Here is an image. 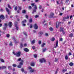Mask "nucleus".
Masks as SVG:
<instances>
[{
	"label": "nucleus",
	"instance_id": "obj_38",
	"mask_svg": "<svg viewBox=\"0 0 74 74\" xmlns=\"http://www.w3.org/2000/svg\"><path fill=\"white\" fill-rule=\"evenodd\" d=\"M1 62L2 63H4V60L3 59L1 60Z\"/></svg>",
	"mask_w": 74,
	"mask_h": 74
},
{
	"label": "nucleus",
	"instance_id": "obj_62",
	"mask_svg": "<svg viewBox=\"0 0 74 74\" xmlns=\"http://www.w3.org/2000/svg\"><path fill=\"white\" fill-rule=\"evenodd\" d=\"M45 35L46 36H48V34L47 33H46L45 34Z\"/></svg>",
	"mask_w": 74,
	"mask_h": 74
},
{
	"label": "nucleus",
	"instance_id": "obj_5",
	"mask_svg": "<svg viewBox=\"0 0 74 74\" xmlns=\"http://www.w3.org/2000/svg\"><path fill=\"white\" fill-rule=\"evenodd\" d=\"M34 29H38V25H37V24L35 23L34 24Z\"/></svg>",
	"mask_w": 74,
	"mask_h": 74
},
{
	"label": "nucleus",
	"instance_id": "obj_9",
	"mask_svg": "<svg viewBox=\"0 0 74 74\" xmlns=\"http://www.w3.org/2000/svg\"><path fill=\"white\" fill-rule=\"evenodd\" d=\"M56 28H58L59 25V22H56Z\"/></svg>",
	"mask_w": 74,
	"mask_h": 74
},
{
	"label": "nucleus",
	"instance_id": "obj_42",
	"mask_svg": "<svg viewBox=\"0 0 74 74\" xmlns=\"http://www.w3.org/2000/svg\"><path fill=\"white\" fill-rule=\"evenodd\" d=\"M69 1V0H66L65 3H68Z\"/></svg>",
	"mask_w": 74,
	"mask_h": 74
},
{
	"label": "nucleus",
	"instance_id": "obj_14",
	"mask_svg": "<svg viewBox=\"0 0 74 74\" xmlns=\"http://www.w3.org/2000/svg\"><path fill=\"white\" fill-rule=\"evenodd\" d=\"M30 65L31 66H34L35 65V64H34V62H32L31 63Z\"/></svg>",
	"mask_w": 74,
	"mask_h": 74
},
{
	"label": "nucleus",
	"instance_id": "obj_41",
	"mask_svg": "<svg viewBox=\"0 0 74 74\" xmlns=\"http://www.w3.org/2000/svg\"><path fill=\"white\" fill-rule=\"evenodd\" d=\"M35 3H32L31 4V5L32 6V7H34V5H35Z\"/></svg>",
	"mask_w": 74,
	"mask_h": 74
},
{
	"label": "nucleus",
	"instance_id": "obj_12",
	"mask_svg": "<svg viewBox=\"0 0 74 74\" xmlns=\"http://www.w3.org/2000/svg\"><path fill=\"white\" fill-rule=\"evenodd\" d=\"M6 11L8 12V14L10 15V10H9V9H8V8H6L5 9Z\"/></svg>",
	"mask_w": 74,
	"mask_h": 74
},
{
	"label": "nucleus",
	"instance_id": "obj_54",
	"mask_svg": "<svg viewBox=\"0 0 74 74\" xmlns=\"http://www.w3.org/2000/svg\"><path fill=\"white\" fill-rule=\"evenodd\" d=\"M21 71H22V72H24V69H23V68H22L21 69Z\"/></svg>",
	"mask_w": 74,
	"mask_h": 74
},
{
	"label": "nucleus",
	"instance_id": "obj_59",
	"mask_svg": "<svg viewBox=\"0 0 74 74\" xmlns=\"http://www.w3.org/2000/svg\"><path fill=\"white\" fill-rule=\"evenodd\" d=\"M69 56H70L71 55H72V54H71V52H69Z\"/></svg>",
	"mask_w": 74,
	"mask_h": 74
},
{
	"label": "nucleus",
	"instance_id": "obj_8",
	"mask_svg": "<svg viewBox=\"0 0 74 74\" xmlns=\"http://www.w3.org/2000/svg\"><path fill=\"white\" fill-rule=\"evenodd\" d=\"M63 31H64V28L62 27H60V32H63Z\"/></svg>",
	"mask_w": 74,
	"mask_h": 74
},
{
	"label": "nucleus",
	"instance_id": "obj_24",
	"mask_svg": "<svg viewBox=\"0 0 74 74\" xmlns=\"http://www.w3.org/2000/svg\"><path fill=\"white\" fill-rule=\"evenodd\" d=\"M27 22L26 20H24L23 21H22V23H26Z\"/></svg>",
	"mask_w": 74,
	"mask_h": 74
},
{
	"label": "nucleus",
	"instance_id": "obj_61",
	"mask_svg": "<svg viewBox=\"0 0 74 74\" xmlns=\"http://www.w3.org/2000/svg\"><path fill=\"white\" fill-rule=\"evenodd\" d=\"M59 15L60 16H62L63 15V13H60L59 14Z\"/></svg>",
	"mask_w": 74,
	"mask_h": 74
},
{
	"label": "nucleus",
	"instance_id": "obj_15",
	"mask_svg": "<svg viewBox=\"0 0 74 74\" xmlns=\"http://www.w3.org/2000/svg\"><path fill=\"white\" fill-rule=\"evenodd\" d=\"M55 40V38L54 37H53L50 39L51 41H54Z\"/></svg>",
	"mask_w": 74,
	"mask_h": 74
},
{
	"label": "nucleus",
	"instance_id": "obj_55",
	"mask_svg": "<svg viewBox=\"0 0 74 74\" xmlns=\"http://www.w3.org/2000/svg\"><path fill=\"white\" fill-rule=\"evenodd\" d=\"M0 11H4V10H3V9H2V8H1L0 10Z\"/></svg>",
	"mask_w": 74,
	"mask_h": 74
},
{
	"label": "nucleus",
	"instance_id": "obj_56",
	"mask_svg": "<svg viewBox=\"0 0 74 74\" xmlns=\"http://www.w3.org/2000/svg\"><path fill=\"white\" fill-rule=\"evenodd\" d=\"M32 49H36V48H35V46H33L32 47Z\"/></svg>",
	"mask_w": 74,
	"mask_h": 74
},
{
	"label": "nucleus",
	"instance_id": "obj_47",
	"mask_svg": "<svg viewBox=\"0 0 74 74\" xmlns=\"http://www.w3.org/2000/svg\"><path fill=\"white\" fill-rule=\"evenodd\" d=\"M16 29L17 30H18V29H19V27H18V26H16Z\"/></svg>",
	"mask_w": 74,
	"mask_h": 74
},
{
	"label": "nucleus",
	"instance_id": "obj_51",
	"mask_svg": "<svg viewBox=\"0 0 74 74\" xmlns=\"http://www.w3.org/2000/svg\"><path fill=\"white\" fill-rule=\"evenodd\" d=\"M62 33H63V34L64 35L66 34V32H65L64 31H62Z\"/></svg>",
	"mask_w": 74,
	"mask_h": 74
},
{
	"label": "nucleus",
	"instance_id": "obj_18",
	"mask_svg": "<svg viewBox=\"0 0 74 74\" xmlns=\"http://www.w3.org/2000/svg\"><path fill=\"white\" fill-rule=\"evenodd\" d=\"M58 40H57L56 41V47H58Z\"/></svg>",
	"mask_w": 74,
	"mask_h": 74
},
{
	"label": "nucleus",
	"instance_id": "obj_30",
	"mask_svg": "<svg viewBox=\"0 0 74 74\" xmlns=\"http://www.w3.org/2000/svg\"><path fill=\"white\" fill-rule=\"evenodd\" d=\"M8 7L9 8H10V9H12V8L11 7V6H10V5L9 4L8 5Z\"/></svg>",
	"mask_w": 74,
	"mask_h": 74
},
{
	"label": "nucleus",
	"instance_id": "obj_2",
	"mask_svg": "<svg viewBox=\"0 0 74 74\" xmlns=\"http://www.w3.org/2000/svg\"><path fill=\"white\" fill-rule=\"evenodd\" d=\"M13 53L14 55H16V57H19L21 56V51H18L16 52V53H15V52H13Z\"/></svg>",
	"mask_w": 74,
	"mask_h": 74
},
{
	"label": "nucleus",
	"instance_id": "obj_39",
	"mask_svg": "<svg viewBox=\"0 0 74 74\" xmlns=\"http://www.w3.org/2000/svg\"><path fill=\"white\" fill-rule=\"evenodd\" d=\"M34 57L35 58H36L37 57V55H34Z\"/></svg>",
	"mask_w": 74,
	"mask_h": 74
},
{
	"label": "nucleus",
	"instance_id": "obj_57",
	"mask_svg": "<svg viewBox=\"0 0 74 74\" xmlns=\"http://www.w3.org/2000/svg\"><path fill=\"white\" fill-rule=\"evenodd\" d=\"M60 41H63V39L62 38H60Z\"/></svg>",
	"mask_w": 74,
	"mask_h": 74
},
{
	"label": "nucleus",
	"instance_id": "obj_27",
	"mask_svg": "<svg viewBox=\"0 0 74 74\" xmlns=\"http://www.w3.org/2000/svg\"><path fill=\"white\" fill-rule=\"evenodd\" d=\"M67 71V69H65L64 70L63 69L62 70V71L63 73H65L66 71Z\"/></svg>",
	"mask_w": 74,
	"mask_h": 74
},
{
	"label": "nucleus",
	"instance_id": "obj_21",
	"mask_svg": "<svg viewBox=\"0 0 74 74\" xmlns=\"http://www.w3.org/2000/svg\"><path fill=\"white\" fill-rule=\"evenodd\" d=\"M20 48H23V44L22 43H21Z\"/></svg>",
	"mask_w": 74,
	"mask_h": 74
},
{
	"label": "nucleus",
	"instance_id": "obj_10",
	"mask_svg": "<svg viewBox=\"0 0 74 74\" xmlns=\"http://www.w3.org/2000/svg\"><path fill=\"white\" fill-rule=\"evenodd\" d=\"M24 51H25V52H29V49H28L27 48H25L24 49Z\"/></svg>",
	"mask_w": 74,
	"mask_h": 74
},
{
	"label": "nucleus",
	"instance_id": "obj_60",
	"mask_svg": "<svg viewBox=\"0 0 74 74\" xmlns=\"http://www.w3.org/2000/svg\"><path fill=\"white\" fill-rule=\"evenodd\" d=\"M13 38L15 40V41H16V40H15V38L14 37H13Z\"/></svg>",
	"mask_w": 74,
	"mask_h": 74
},
{
	"label": "nucleus",
	"instance_id": "obj_1",
	"mask_svg": "<svg viewBox=\"0 0 74 74\" xmlns=\"http://www.w3.org/2000/svg\"><path fill=\"white\" fill-rule=\"evenodd\" d=\"M17 61H21V62H20L19 63V65L17 66L18 68H21L22 67V66H23V60H21V58H20L19 59H18L17 60Z\"/></svg>",
	"mask_w": 74,
	"mask_h": 74
},
{
	"label": "nucleus",
	"instance_id": "obj_53",
	"mask_svg": "<svg viewBox=\"0 0 74 74\" xmlns=\"http://www.w3.org/2000/svg\"><path fill=\"white\" fill-rule=\"evenodd\" d=\"M32 6H29V9H32Z\"/></svg>",
	"mask_w": 74,
	"mask_h": 74
},
{
	"label": "nucleus",
	"instance_id": "obj_23",
	"mask_svg": "<svg viewBox=\"0 0 74 74\" xmlns=\"http://www.w3.org/2000/svg\"><path fill=\"white\" fill-rule=\"evenodd\" d=\"M34 71V69H33L31 70L30 71V73H33Z\"/></svg>",
	"mask_w": 74,
	"mask_h": 74
},
{
	"label": "nucleus",
	"instance_id": "obj_58",
	"mask_svg": "<svg viewBox=\"0 0 74 74\" xmlns=\"http://www.w3.org/2000/svg\"><path fill=\"white\" fill-rule=\"evenodd\" d=\"M72 18H73V15H71L70 16V19H71Z\"/></svg>",
	"mask_w": 74,
	"mask_h": 74
},
{
	"label": "nucleus",
	"instance_id": "obj_64",
	"mask_svg": "<svg viewBox=\"0 0 74 74\" xmlns=\"http://www.w3.org/2000/svg\"><path fill=\"white\" fill-rule=\"evenodd\" d=\"M29 69H32V67L29 66L28 67Z\"/></svg>",
	"mask_w": 74,
	"mask_h": 74
},
{
	"label": "nucleus",
	"instance_id": "obj_46",
	"mask_svg": "<svg viewBox=\"0 0 74 74\" xmlns=\"http://www.w3.org/2000/svg\"><path fill=\"white\" fill-rule=\"evenodd\" d=\"M3 29L4 30H6V27H3Z\"/></svg>",
	"mask_w": 74,
	"mask_h": 74
},
{
	"label": "nucleus",
	"instance_id": "obj_63",
	"mask_svg": "<svg viewBox=\"0 0 74 74\" xmlns=\"http://www.w3.org/2000/svg\"><path fill=\"white\" fill-rule=\"evenodd\" d=\"M57 4H59V1H57Z\"/></svg>",
	"mask_w": 74,
	"mask_h": 74
},
{
	"label": "nucleus",
	"instance_id": "obj_32",
	"mask_svg": "<svg viewBox=\"0 0 74 74\" xmlns=\"http://www.w3.org/2000/svg\"><path fill=\"white\" fill-rule=\"evenodd\" d=\"M47 50V49L46 48H44L42 50V52H44L46 51Z\"/></svg>",
	"mask_w": 74,
	"mask_h": 74
},
{
	"label": "nucleus",
	"instance_id": "obj_31",
	"mask_svg": "<svg viewBox=\"0 0 74 74\" xmlns=\"http://www.w3.org/2000/svg\"><path fill=\"white\" fill-rule=\"evenodd\" d=\"M10 46H12V42H10V43L9 44Z\"/></svg>",
	"mask_w": 74,
	"mask_h": 74
},
{
	"label": "nucleus",
	"instance_id": "obj_48",
	"mask_svg": "<svg viewBox=\"0 0 74 74\" xmlns=\"http://www.w3.org/2000/svg\"><path fill=\"white\" fill-rule=\"evenodd\" d=\"M42 8V6H41V5H40L39 7V9H41Z\"/></svg>",
	"mask_w": 74,
	"mask_h": 74
},
{
	"label": "nucleus",
	"instance_id": "obj_25",
	"mask_svg": "<svg viewBox=\"0 0 74 74\" xmlns=\"http://www.w3.org/2000/svg\"><path fill=\"white\" fill-rule=\"evenodd\" d=\"M7 68V67L5 66H2V69H5Z\"/></svg>",
	"mask_w": 74,
	"mask_h": 74
},
{
	"label": "nucleus",
	"instance_id": "obj_22",
	"mask_svg": "<svg viewBox=\"0 0 74 74\" xmlns=\"http://www.w3.org/2000/svg\"><path fill=\"white\" fill-rule=\"evenodd\" d=\"M31 44H34L35 43V40H34L31 42Z\"/></svg>",
	"mask_w": 74,
	"mask_h": 74
},
{
	"label": "nucleus",
	"instance_id": "obj_50",
	"mask_svg": "<svg viewBox=\"0 0 74 74\" xmlns=\"http://www.w3.org/2000/svg\"><path fill=\"white\" fill-rule=\"evenodd\" d=\"M19 10H22V7H18Z\"/></svg>",
	"mask_w": 74,
	"mask_h": 74
},
{
	"label": "nucleus",
	"instance_id": "obj_33",
	"mask_svg": "<svg viewBox=\"0 0 74 74\" xmlns=\"http://www.w3.org/2000/svg\"><path fill=\"white\" fill-rule=\"evenodd\" d=\"M16 64H13L12 66L13 67H16Z\"/></svg>",
	"mask_w": 74,
	"mask_h": 74
},
{
	"label": "nucleus",
	"instance_id": "obj_52",
	"mask_svg": "<svg viewBox=\"0 0 74 74\" xmlns=\"http://www.w3.org/2000/svg\"><path fill=\"white\" fill-rule=\"evenodd\" d=\"M38 17V16L37 15H36V16H35V18H36Z\"/></svg>",
	"mask_w": 74,
	"mask_h": 74
},
{
	"label": "nucleus",
	"instance_id": "obj_3",
	"mask_svg": "<svg viewBox=\"0 0 74 74\" xmlns=\"http://www.w3.org/2000/svg\"><path fill=\"white\" fill-rule=\"evenodd\" d=\"M39 62L40 63H42L43 62H44V63L46 62V60H45L44 58H42L39 59Z\"/></svg>",
	"mask_w": 74,
	"mask_h": 74
},
{
	"label": "nucleus",
	"instance_id": "obj_40",
	"mask_svg": "<svg viewBox=\"0 0 74 74\" xmlns=\"http://www.w3.org/2000/svg\"><path fill=\"white\" fill-rule=\"evenodd\" d=\"M18 8V7L17 6H16L14 8V10L15 11H16L17 10V8Z\"/></svg>",
	"mask_w": 74,
	"mask_h": 74
},
{
	"label": "nucleus",
	"instance_id": "obj_49",
	"mask_svg": "<svg viewBox=\"0 0 74 74\" xmlns=\"http://www.w3.org/2000/svg\"><path fill=\"white\" fill-rule=\"evenodd\" d=\"M6 37L8 38L10 37V35L9 34H8L6 35Z\"/></svg>",
	"mask_w": 74,
	"mask_h": 74
},
{
	"label": "nucleus",
	"instance_id": "obj_19",
	"mask_svg": "<svg viewBox=\"0 0 74 74\" xmlns=\"http://www.w3.org/2000/svg\"><path fill=\"white\" fill-rule=\"evenodd\" d=\"M29 21L30 23H32L33 22V19L32 18H31L29 20Z\"/></svg>",
	"mask_w": 74,
	"mask_h": 74
},
{
	"label": "nucleus",
	"instance_id": "obj_17",
	"mask_svg": "<svg viewBox=\"0 0 74 74\" xmlns=\"http://www.w3.org/2000/svg\"><path fill=\"white\" fill-rule=\"evenodd\" d=\"M69 66H71V67H72V66H74V63L71 62L69 63Z\"/></svg>",
	"mask_w": 74,
	"mask_h": 74
},
{
	"label": "nucleus",
	"instance_id": "obj_4",
	"mask_svg": "<svg viewBox=\"0 0 74 74\" xmlns=\"http://www.w3.org/2000/svg\"><path fill=\"white\" fill-rule=\"evenodd\" d=\"M34 6L35 7H34V8L35 9L33 10V12H32V14H34V12H36V10L37 9V6H36V5H35Z\"/></svg>",
	"mask_w": 74,
	"mask_h": 74
},
{
	"label": "nucleus",
	"instance_id": "obj_29",
	"mask_svg": "<svg viewBox=\"0 0 74 74\" xmlns=\"http://www.w3.org/2000/svg\"><path fill=\"white\" fill-rule=\"evenodd\" d=\"M65 58L66 60H68L69 59V57L67 56H66L65 57Z\"/></svg>",
	"mask_w": 74,
	"mask_h": 74
},
{
	"label": "nucleus",
	"instance_id": "obj_16",
	"mask_svg": "<svg viewBox=\"0 0 74 74\" xmlns=\"http://www.w3.org/2000/svg\"><path fill=\"white\" fill-rule=\"evenodd\" d=\"M69 37L71 38H72L73 37V33H71L69 34Z\"/></svg>",
	"mask_w": 74,
	"mask_h": 74
},
{
	"label": "nucleus",
	"instance_id": "obj_37",
	"mask_svg": "<svg viewBox=\"0 0 74 74\" xmlns=\"http://www.w3.org/2000/svg\"><path fill=\"white\" fill-rule=\"evenodd\" d=\"M45 45V43H43L42 45H41L42 47H44V46Z\"/></svg>",
	"mask_w": 74,
	"mask_h": 74
},
{
	"label": "nucleus",
	"instance_id": "obj_35",
	"mask_svg": "<svg viewBox=\"0 0 74 74\" xmlns=\"http://www.w3.org/2000/svg\"><path fill=\"white\" fill-rule=\"evenodd\" d=\"M23 33L24 34L25 36H27V34H26V32H23Z\"/></svg>",
	"mask_w": 74,
	"mask_h": 74
},
{
	"label": "nucleus",
	"instance_id": "obj_7",
	"mask_svg": "<svg viewBox=\"0 0 74 74\" xmlns=\"http://www.w3.org/2000/svg\"><path fill=\"white\" fill-rule=\"evenodd\" d=\"M0 19H1L2 20H4L5 19V17L4 16V15L1 14L0 16Z\"/></svg>",
	"mask_w": 74,
	"mask_h": 74
},
{
	"label": "nucleus",
	"instance_id": "obj_44",
	"mask_svg": "<svg viewBox=\"0 0 74 74\" xmlns=\"http://www.w3.org/2000/svg\"><path fill=\"white\" fill-rule=\"evenodd\" d=\"M38 43L40 45V44H41V40H39Z\"/></svg>",
	"mask_w": 74,
	"mask_h": 74
},
{
	"label": "nucleus",
	"instance_id": "obj_45",
	"mask_svg": "<svg viewBox=\"0 0 74 74\" xmlns=\"http://www.w3.org/2000/svg\"><path fill=\"white\" fill-rule=\"evenodd\" d=\"M25 18L27 19H28V18H29V16H27V15H25Z\"/></svg>",
	"mask_w": 74,
	"mask_h": 74
},
{
	"label": "nucleus",
	"instance_id": "obj_26",
	"mask_svg": "<svg viewBox=\"0 0 74 74\" xmlns=\"http://www.w3.org/2000/svg\"><path fill=\"white\" fill-rule=\"evenodd\" d=\"M62 21H63L64 22H65V21H66V17H63L62 19Z\"/></svg>",
	"mask_w": 74,
	"mask_h": 74
},
{
	"label": "nucleus",
	"instance_id": "obj_34",
	"mask_svg": "<svg viewBox=\"0 0 74 74\" xmlns=\"http://www.w3.org/2000/svg\"><path fill=\"white\" fill-rule=\"evenodd\" d=\"M69 17L68 15L67 16L65 17L66 19H69Z\"/></svg>",
	"mask_w": 74,
	"mask_h": 74
},
{
	"label": "nucleus",
	"instance_id": "obj_28",
	"mask_svg": "<svg viewBox=\"0 0 74 74\" xmlns=\"http://www.w3.org/2000/svg\"><path fill=\"white\" fill-rule=\"evenodd\" d=\"M26 11L25 10H23L22 12V13L23 14H25V13H26Z\"/></svg>",
	"mask_w": 74,
	"mask_h": 74
},
{
	"label": "nucleus",
	"instance_id": "obj_13",
	"mask_svg": "<svg viewBox=\"0 0 74 74\" xmlns=\"http://www.w3.org/2000/svg\"><path fill=\"white\" fill-rule=\"evenodd\" d=\"M8 26L9 27H12V22H10L8 24Z\"/></svg>",
	"mask_w": 74,
	"mask_h": 74
},
{
	"label": "nucleus",
	"instance_id": "obj_6",
	"mask_svg": "<svg viewBox=\"0 0 74 74\" xmlns=\"http://www.w3.org/2000/svg\"><path fill=\"white\" fill-rule=\"evenodd\" d=\"M54 16V14L53 13L51 12L50 13V16L49 18H53V16Z\"/></svg>",
	"mask_w": 74,
	"mask_h": 74
},
{
	"label": "nucleus",
	"instance_id": "obj_20",
	"mask_svg": "<svg viewBox=\"0 0 74 74\" xmlns=\"http://www.w3.org/2000/svg\"><path fill=\"white\" fill-rule=\"evenodd\" d=\"M49 30H50L51 32H52L53 29L52 27H50L49 28Z\"/></svg>",
	"mask_w": 74,
	"mask_h": 74
},
{
	"label": "nucleus",
	"instance_id": "obj_11",
	"mask_svg": "<svg viewBox=\"0 0 74 74\" xmlns=\"http://www.w3.org/2000/svg\"><path fill=\"white\" fill-rule=\"evenodd\" d=\"M8 69L10 71H11L12 70V66H8Z\"/></svg>",
	"mask_w": 74,
	"mask_h": 74
},
{
	"label": "nucleus",
	"instance_id": "obj_43",
	"mask_svg": "<svg viewBox=\"0 0 74 74\" xmlns=\"http://www.w3.org/2000/svg\"><path fill=\"white\" fill-rule=\"evenodd\" d=\"M59 70V68H57L56 69V74H57L58 73V71Z\"/></svg>",
	"mask_w": 74,
	"mask_h": 74
},
{
	"label": "nucleus",
	"instance_id": "obj_36",
	"mask_svg": "<svg viewBox=\"0 0 74 74\" xmlns=\"http://www.w3.org/2000/svg\"><path fill=\"white\" fill-rule=\"evenodd\" d=\"M29 27L30 29H32V28H33V25L32 24H30V26H29Z\"/></svg>",
	"mask_w": 74,
	"mask_h": 74
}]
</instances>
